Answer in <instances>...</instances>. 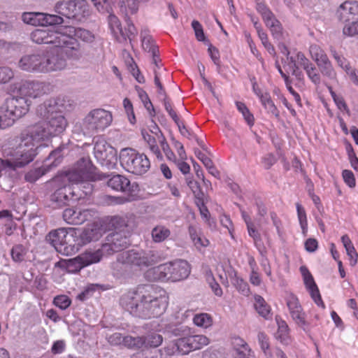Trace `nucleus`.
I'll return each instance as SVG.
<instances>
[{
  "mask_svg": "<svg viewBox=\"0 0 358 358\" xmlns=\"http://www.w3.org/2000/svg\"><path fill=\"white\" fill-rule=\"evenodd\" d=\"M37 115L43 122L31 126L3 146L4 158H0V177H13L17 169L26 166L34 159L41 142L62 134L67 127L55 99H48L39 105Z\"/></svg>",
  "mask_w": 358,
  "mask_h": 358,
  "instance_id": "1",
  "label": "nucleus"
},
{
  "mask_svg": "<svg viewBox=\"0 0 358 358\" xmlns=\"http://www.w3.org/2000/svg\"><path fill=\"white\" fill-rule=\"evenodd\" d=\"M120 303L131 315L149 319L162 315L168 306V296L164 291L150 285L138 286L135 290L124 294Z\"/></svg>",
  "mask_w": 358,
  "mask_h": 358,
  "instance_id": "2",
  "label": "nucleus"
},
{
  "mask_svg": "<svg viewBox=\"0 0 358 358\" xmlns=\"http://www.w3.org/2000/svg\"><path fill=\"white\" fill-rule=\"evenodd\" d=\"M95 166L89 159L79 160L76 167L69 172L56 176L53 182L57 189L51 195V201L60 207L66 204L76 195L73 185L83 180H101L103 176L96 173Z\"/></svg>",
  "mask_w": 358,
  "mask_h": 358,
  "instance_id": "3",
  "label": "nucleus"
},
{
  "mask_svg": "<svg viewBox=\"0 0 358 358\" xmlns=\"http://www.w3.org/2000/svg\"><path fill=\"white\" fill-rule=\"evenodd\" d=\"M187 327L168 324L164 327V331L173 336H180L179 338L169 342L159 350L161 355L171 357L177 354L185 355L198 350L208 345L209 338L202 334H186Z\"/></svg>",
  "mask_w": 358,
  "mask_h": 358,
  "instance_id": "4",
  "label": "nucleus"
},
{
  "mask_svg": "<svg viewBox=\"0 0 358 358\" xmlns=\"http://www.w3.org/2000/svg\"><path fill=\"white\" fill-rule=\"evenodd\" d=\"M73 37L86 43L94 41L95 36L89 30L72 26L57 29H36L31 34V39L36 43H55L57 45L64 44L69 38Z\"/></svg>",
  "mask_w": 358,
  "mask_h": 358,
  "instance_id": "5",
  "label": "nucleus"
},
{
  "mask_svg": "<svg viewBox=\"0 0 358 358\" xmlns=\"http://www.w3.org/2000/svg\"><path fill=\"white\" fill-rule=\"evenodd\" d=\"M190 273V266L185 260H176L149 269L145 276L149 280L177 282L185 279Z\"/></svg>",
  "mask_w": 358,
  "mask_h": 358,
  "instance_id": "6",
  "label": "nucleus"
},
{
  "mask_svg": "<svg viewBox=\"0 0 358 358\" xmlns=\"http://www.w3.org/2000/svg\"><path fill=\"white\" fill-rule=\"evenodd\" d=\"M91 1L93 2L94 6L99 13H109V27L112 34L119 43H125L127 39L131 42L136 37L137 35V30L131 22H128L127 28L123 30L118 18L111 13L115 3V0Z\"/></svg>",
  "mask_w": 358,
  "mask_h": 358,
  "instance_id": "7",
  "label": "nucleus"
},
{
  "mask_svg": "<svg viewBox=\"0 0 358 358\" xmlns=\"http://www.w3.org/2000/svg\"><path fill=\"white\" fill-rule=\"evenodd\" d=\"M160 261L155 250H131L118 255L115 266L122 265L124 271H140Z\"/></svg>",
  "mask_w": 358,
  "mask_h": 358,
  "instance_id": "8",
  "label": "nucleus"
},
{
  "mask_svg": "<svg viewBox=\"0 0 358 358\" xmlns=\"http://www.w3.org/2000/svg\"><path fill=\"white\" fill-rule=\"evenodd\" d=\"M120 162L125 171L137 176L145 173L150 168L148 157L132 148H124L120 151Z\"/></svg>",
  "mask_w": 358,
  "mask_h": 358,
  "instance_id": "9",
  "label": "nucleus"
},
{
  "mask_svg": "<svg viewBox=\"0 0 358 358\" xmlns=\"http://www.w3.org/2000/svg\"><path fill=\"white\" fill-rule=\"evenodd\" d=\"M28 112L27 101L15 97L8 98L0 107V129L12 126L15 120Z\"/></svg>",
  "mask_w": 358,
  "mask_h": 358,
  "instance_id": "10",
  "label": "nucleus"
},
{
  "mask_svg": "<svg viewBox=\"0 0 358 358\" xmlns=\"http://www.w3.org/2000/svg\"><path fill=\"white\" fill-rule=\"evenodd\" d=\"M13 92L15 94L13 97L27 101L29 110L31 105L30 99H36L49 93L50 85L36 80H20L13 84Z\"/></svg>",
  "mask_w": 358,
  "mask_h": 358,
  "instance_id": "11",
  "label": "nucleus"
},
{
  "mask_svg": "<svg viewBox=\"0 0 358 358\" xmlns=\"http://www.w3.org/2000/svg\"><path fill=\"white\" fill-rule=\"evenodd\" d=\"M113 116L110 111L102 108L92 110L83 119L82 130L85 134L103 131L110 126Z\"/></svg>",
  "mask_w": 358,
  "mask_h": 358,
  "instance_id": "12",
  "label": "nucleus"
},
{
  "mask_svg": "<svg viewBox=\"0 0 358 358\" xmlns=\"http://www.w3.org/2000/svg\"><path fill=\"white\" fill-rule=\"evenodd\" d=\"M55 249L64 255H71L78 251L79 247L71 243L74 241L73 234H69L65 228H59L51 231L46 236Z\"/></svg>",
  "mask_w": 358,
  "mask_h": 358,
  "instance_id": "13",
  "label": "nucleus"
},
{
  "mask_svg": "<svg viewBox=\"0 0 358 358\" xmlns=\"http://www.w3.org/2000/svg\"><path fill=\"white\" fill-rule=\"evenodd\" d=\"M94 155L97 161L108 169L113 168L116 161L117 151L104 139H98L94 147Z\"/></svg>",
  "mask_w": 358,
  "mask_h": 358,
  "instance_id": "14",
  "label": "nucleus"
},
{
  "mask_svg": "<svg viewBox=\"0 0 358 358\" xmlns=\"http://www.w3.org/2000/svg\"><path fill=\"white\" fill-rule=\"evenodd\" d=\"M126 229L125 226L124 229L115 231L107 236L106 242L102 244L103 250H105L106 255H110L127 247L129 241L128 240L129 233Z\"/></svg>",
  "mask_w": 358,
  "mask_h": 358,
  "instance_id": "15",
  "label": "nucleus"
},
{
  "mask_svg": "<svg viewBox=\"0 0 358 358\" xmlns=\"http://www.w3.org/2000/svg\"><path fill=\"white\" fill-rule=\"evenodd\" d=\"M95 170L96 173L104 176L101 180H105L109 177L107 180V185L115 191L132 194L138 192L139 190L138 185L136 182L131 183L130 180L124 176L120 174L106 176L105 174L99 173L96 167Z\"/></svg>",
  "mask_w": 358,
  "mask_h": 358,
  "instance_id": "16",
  "label": "nucleus"
},
{
  "mask_svg": "<svg viewBox=\"0 0 358 358\" xmlns=\"http://www.w3.org/2000/svg\"><path fill=\"white\" fill-rule=\"evenodd\" d=\"M22 20L27 24L43 27L61 24L64 22L63 18L57 15L35 12L24 13Z\"/></svg>",
  "mask_w": 358,
  "mask_h": 358,
  "instance_id": "17",
  "label": "nucleus"
},
{
  "mask_svg": "<svg viewBox=\"0 0 358 358\" xmlns=\"http://www.w3.org/2000/svg\"><path fill=\"white\" fill-rule=\"evenodd\" d=\"M43 73L61 71L66 66V59L61 48H54L45 54L43 52Z\"/></svg>",
  "mask_w": 358,
  "mask_h": 358,
  "instance_id": "18",
  "label": "nucleus"
},
{
  "mask_svg": "<svg viewBox=\"0 0 358 358\" xmlns=\"http://www.w3.org/2000/svg\"><path fill=\"white\" fill-rule=\"evenodd\" d=\"M17 67L30 73H43V52L26 54L20 57Z\"/></svg>",
  "mask_w": 358,
  "mask_h": 358,
  "instance_id": "19",
  "label": "nucleus"
},
{
  "mask_svg": "<svg viewBox=\"0 0 358 358\" xmlns=\"http://www.w3.org/2000/svg\"><path fill=\"white\" fill-rule=\"evenodd\" d=\"M285 301L292 320L303 330H306L308 327L306 313L303 312L298 298L293 294H289L286 296Z\"/></svg>",
  "mask_w": 358,
  "mask_h": 358,
  "instance_id": "20",
  "label": "nucleus"
},
{
  "mask_svg": "<svg viewBox=\"0 0 358 358\" xmlns=\"http://www.w3.org/2000/svg\"><path fill=\"white\" fill-rule=\"evenodd\" d=\"M300 271L303 276L305 286L309 292L311 298L318 306L324 308V303L322 301L319 289L315 284L311 273L306 266H301Z\"/></svg>",
  "mask_w": 358,
  "mask_h": 358,
  "instance_id": "21",
  "label": "nucleus"
},
{
  "mask_svg": "<svg viewBox=\"0 0 358 358\" xmlns=\"http://www.w3.org/2000/svg\"><path fill=\"white\" fill-rule=\"evenodd\" d=\"M104 233L105 229L100 224L96 222L93 223L85 228L80 234V243H78L77 246L79 247L80 245H85L92 241H96L102 237Z\"/></svg>",
  "mask_w": 358,
  "mask_h": 358,
  "instance_id": "22",
  "label": "nucleus"
},
{
  "mask_svg": "<svg viewBox=\"0 0 358 358\" xmlns=\"http://www.w3.org/2000/svg\"><path fill=\"white\" fill-rule=\"evenodd\" d=\"M129 341H134L132 344L134 349L141 348H155L161 345L163 342V336L159 334L151 333L145 336H136L134 338H129Z\"/></svg>",
  "mask_w": 358,
  "mask_h": 358,
  "instance_id": "23",
  "label": "nucleus"
},
{
  "mask_svg": "<svg viewBox=\"0 0 358 358\" xmlns=\"http://www.w3.org/2000/svg\"><path fill=\"white\" fill-rule=\"evenodd\" d=\"M338 18L344 22L358 20V3L356 1H345L337 11Z\"/></svg>",
  "mask_w": 358,
  "mask_h": 358,
  "instance_id": "24",
  "label": "nucleus"
},
{
  "mask_svg": "<svg viewBox=\"0 0 358 358\" xmlns=\"http://www.w3.org/2000/svg\"><path fill=\"white\" fill-rule=\"evenodd\" d=\"M91 216V211L87 209L66 208L63 212L64 221L70 224H81Z\"/></svg>",
  "mask_w": 358,
  "mask_h": 358,
  "instance_id": "25",
  "label": "nucleus"
},
{
  "mask_svg": "<svg viewBox=\"0 0 358 358\" xmlns=\"http://www.w3.org/2000/svg\"><path fill=\"white\" fill-rule=\"evenodd\" d=\"M67 42L64 44L57 45L55 43H47L52 45L53 48H61L62 49L63 55L65 54L69 59L73 60H78L83 56V52L80 48V44L75 38H69Z\"/></svg>",
  "mask_w": 358,
  "mask_h": 358,
  "instance_id": "26",
  "label": "nucleus"
},
{
  "mask_svg": "<svg viewBox=\"0 0 358 358\" xmlns=\"http://www.w3.org/2000/svg\"><path fill=\"white\" fill-rule=\"evenodd\" d=\"M104 256H108L103 250V246L96 250H87L77 257L76 262L79 261L81 264L79 267H85L92 264L98 263Z\"/></svg>",
  "mask_w": 358,
  "mask_h": 358,
  "instance_id": "27",
  "label": "nucleus"
},
{
  "mask_svg": "<svg viewBox=\"0 0 358 358\" xmlns=\"http://www.w3.org/2000/svg\"><path fill=\"white\" fill-rule=\"evenodd\" d=\"M292 64V74L296 77L302 76L301 72L299 71V68L303 70L310 66L312 62L301 52H298L294 56L287 58Z\"/></svg>",
  "mask_w": 358,
  "mask_h": 358,
  "instance_id": "28",
  "label": "nucleus"
},
{
  "mask_svg": "<svg viewBox=\"0 0 358 358\" xmlns=\"http://www.w3.org/2000/svg\"><path fill=\"white\" fill-rule=\"evenodd\" d=\"M235 358H254L255 355L247 343L240 338L234 339Z\"/></svg>",
  "mask_w": 358,
  "mask_h": 358,
  "instance_id": "29",
  "label": "nucleus"
},
{
  "mask_svg": "<svg viewBox=\"0 0 358 358\" xmlns=\"http://www.w3.org/2000/svg\"><path fill=\"white\" fill-rule=\"evenodd\" d=\"M72 17L80 20L90 14L87 2L85 0H72Z\"/></svg>",
  "mask_w": 358,
  "mask_h": 358,
  "instance_id": "30",
  "label": "nucleus"
},
{
  "mask_svg": "<svg viewBox=\"0 0 358 358\" xmlns=\"http://www.w3.org/2000/svg\"><path fill=\"white\" fill-rule=\"evenodd\" d=\"M189 234L194 246L199 250L209 245V241L204 237L199 229L189 226Z\"/></svg>",
  "mask_w": 358,
  "mask_h": 358,
  "instance_id": "31",
  "label": "nucleus"
},
{
  "mask_svg": "<svg viewBox=\"0 0 358 358\" xmlns=\"http://www.w3.org/2000/svg\"><path fill=\"white\" fill-rule=\"evenodd\" d=\"M171 230L164 225L155 226L151 231V237L154 243H159L165 241L171 236Z\"/></svg>",
  "mask_w": 358,
  "mask_h": 358,
  "instance_id": "32",
  "label": "nucleus"
},
{
  "mask_svg": "<svg viewBox=\"0 0 358 358\" xmlns=\"http://www.w3.org/2000/svg\"><path fill=\"white\" fill-rule=\"evenodd\" d=\"M134 338V337L131 336H122L120 333L116 332L107 336V340L108 343L113 345H123L129 348L134 349V345H132L134 342L129 341V338Z\"/></svg>",
  "mask_w": 358,
  "mask_h": 358,
  "instance_id": "33",
  "label": "nucleus"
},
{
  "mask_svg": "<svg viewBox=\"0 0 358 358\" xmlns=\"http://www.w3.org/2000/svg\"><path fill=\"white\" fill-rule=\"evenodd\" d=\"M278 324V331L275 334L276 338L284 345H288L290 343V336L289 335V328L287 323L276 318Z\"/></svg>",
  "mask_w": 358,
  "mask_h": 358,
  "instance_id": "34",
  "label": "nucleus"
},
{
  "mask_svg": "<svg viewBox=\"0 0 358 358\" xmlns=\"http://www.w3.org/2000/svg\"><path fill=\"white\" fill-rule=\"evenodd\" d=\"M321 73L332 81H337L336 73L329 58L317 64Z\"/></svg>",
  "mask_w": 358,
  "mask_h": 358,
  "instance_id": "35",
  "label": "nucleus"
},
{
  "mask_svg": "<svg viewBox=\"0 0 358 358\" xmlns=\"http://www.w3.org/2000/svg\"><path fill=\"white\" fill-rule=\"evenodd\" d=\"M142 47L143 49L148 53H150L153 57V62L157 65V59L158 49L154 43L152 37L149 35L142 36Z\"/></svg>",
  "mask_w": 358,
  "mask_h": 358,
  "instance_id": "36",
  "label": "nucleus"
},
{
  "mask_svg": "<svg viewBox=\"0 0 358 358\" xmlns=\"http://www.w3.org/2000/svg\"><path fill=\"white\" fill-rule=\"evenodd\" d=\"M72 6V0L59 1L55 3L54 10L59 15L71 18Z\"/></svg>",
  "mask_w": 358,
  "mask_h": 358,
  "instance_id": "37",
  "label": "nucleus"
},
{
  "mask_svg": "<svg viewBox=\"0 0 358 358\" xmlns=\"http://www.w3.org/2000/svg\"><path fill=\"white\" fill-rule=\"evenodd\" d=\"M254 306L259 315L264 318H267L270 314L271 309L265 300L259 295L255 296Z\"/></svg>",
  "mask_w": 358,
  "mask_h": 358,
  "instance_id": "38",
  "label": "nucleus"
},
{
  "mask_svg": "<svg viewBox=\"0 0 358 358\" xmlns=\"http://www.w3.org/2000/svg\"><path fill=\"white\" fill-rule=\"evenodd\" d=\"M262 104L266 110L276 117H279L280 113L277 107L271 100V96L268 93L266 92L264 95H261L259 99Z\"/></svg>",
  "mask_w": 358,
  "mask_h": 358,
  "instance_id": "39",
  "label": "nucleus"
},
{
  "mask_svg": "<svg viewBox=\"0 0 358 358\" xmlns=\"http://www.w3.org/2000/svg\"><path fill=\"white\" fill-rule=\"evenodd\" d=\"M193 322L199 327L207 329L213 325V318L208 313L196 314L193 317Z\"/></svg>",
  "mask_w": 358,
  "mask_h": 358,
  "instance_id": "40",
  "label": "nucleus"
},
{
  "mask_svg": "<svg viewBox=\"0 0 358 358\" xmlns=\"http://www.w3.org/2000/svg\"><path fill=\"white\" fill-rule=\"evenodd\" d=\"M230 279L231 283L236 287V289L244 295H247L250 292V289L248 283L244 281L241 278L237 275L236 272L230 274Z\"/></svg>",
  "mask_w": 358,
  "mask_h": 358,
  "instance_id": "41",
  "label": "nucleus"
},
{
  "mask_svg": "<svg viewBox=\"0 0 358 358\" xmlns=\"http://www.w3.org/2000/svg\"><path fill=\"white\" fill-rule=\"evenodd\" d=\"M77 257L69 260H62L56 263L55 266L61 268H66L69 273H74L79 271L83 267H79L80 262H76Z\"/></svg>",
  "mask_w": 358,
  "mask_h": 358,
  "instance_id": "42",
  "label": "nucleus"
},
{
  "mask_svg": "<svg viewBox=\"0 0 358 358\" xmlns=\"http://www.w3.org/2000/svg\"><path fill=\"white\" fill-rule=\"evenodd\" d=\"M309 52L316 64L323 62L328 58L324 51L317 44H313L310 46Z\"/></svg>",
  "mask_w": 358,
  "mask_h": 358,
  "instance_id": "43",
  "label": "nucleus"
},
{
  "mask_svg": "<svg viewBox=\"0 0 358 358\" xmlns=\"http://www.w3.org/2000/svg\"><path fill=\"white\" fill-rule=\"evenodd\" d=\"M236 106L238 110L242 114L244 120L247 122V124L252 127L255 122V118L253 115L250 112L248 108L245 106V104L241 101H236Z\"/></svg>",
  "mask_w": 358,
  "mask_h": 358,
  "instance_id": "44",
  "label": "nucleus"
},
{
  "mask_svg": "<svg viewBox=\"0 0 358 358\" xmlns=\"http://www.w3.org/2000/svg\"><path fill=\"white\" fill-rule=\"evenodd\" d=\"M266 25L270 29L274 38L280 39L282 36V27L280 22L273 17L271 20L265 22Z\"/></svg>",
  "mask_w": 358,
  "mask_h": 358,
  "instance_id": "45",
  "label": "nucleus"
},
{
  "mask_svg": "<svg viewBox=\"0 0 358 358\" xmlns=\"http://www.w3.org/2000/svg\"><path fill=\"white\" fill-rule=\"evenodd\" d=\"M296 207L297 210L298 219L302 229V233L304 236H306L308 231V222L305 209L299 203L296 204Z\"/></svg>",
  "mask_w": 358,
  "mask_h": 358,
  "instance_id": "46",
  "label": "nucleus"
},
{
  "mask_svg": "<svg viewBox=\"0 0 358 358\" xmlns=\"http://www.w3.org/2000/svg\"><path fill=\"white\" fill-rule=\"evenodd\" d=\"M308 78L316 86H319L321 83V76L319 73L315 66L312 63L308 68L304 69Z\"/></svg>",
  "mask_w": 358,
  "mask_h": 358,
  "instance_id": "47",
  "label": "nucleus"
},
{
  "mask_svg": "<svg viewBox=\"0 0 358 358\" xmlns=\"http://www.w3.org/2000/svg\"><path fill=\"white\" fill-rule=\"evenodd\" d=\"M258 341L260 344L262 350L264 351L267 358H273V357H275L274 351L273 352V353H271L270 352L268 338L267 336L264 333L259 332L258 334Z\"/></svg>",
  "mask_w": 358,
  "mask_h": 358,
  "instance_id": "48",
  "label": "nucleus"
},
{
  "mask_svg": "<svg viewBox=\"0 0 358 358\" xmlns=\"http://www.w3.org/2000/svg\"><path fill=\"white\" fill-rule=\"evenodd\" d=\"M159 136V142L161 145L162 149L163 152H164L165 155L166 156L167 159L170 161L176 162V158L174 153L171 150L168 143L166 141L165 137L163 136L162 134H158Z\"/></svg>",
  "mask_w": 358,
  "mask_h": 358,
  "instance_id": "49",
  "label": "nucleus"
},
{
  "mask_svg": "<svg viewBox=\"0 0 358 358\" xmlns=\"http://www.w3.org/2000/svg\"><path fill=\"white\" fill-rule=\"evenodd\" d=\"M26 250L22 245H16L11 250V257L15 262H22L24 259Z\"/></svg>",
  "mask_w": 358,
  "mask_h": 358,
  "instance_id": "50",
  "label": "nucleus"
},
{
  "mask_svg": "<svg viewBox=\"0 0 358 358\" xmlns=\"http://www.w3.org/2000/svg\"><path fill=\"white\" fill-rule=\"evenodd\" d=\"M343 34L348 36H353L358 34V20L350 21L349 22H344Z\"/></svg>",
  "mask_w": 358,
  "mask_h": 358,
  "instance_id": "51",
  "label": "nucleus"
},
{
  "mask_svg": "<svg viewBox=\"0 0 358 358\" xmlns=\"http://www.w3.org/2000/svg\"><path fill=\"white\" fill-rule=\"evenodd\" d=\"M53 302L60 309L65 310L71 305V301L66 295H59L55 297Z\"/></svg>",
  "mask_w": 358,
  "mask_h": 358,
  "instance_id": "52",
  "label": "nucleus"
},
{
  "mask_svg": "<svg viewBox=\"0 0 358 358\" xmlns=\"http://www.w3.org/2000/svg\"><path fill=\"white\" fill-rule=\"evenodd\" d=\"M14 76L13 70L7 66L0 67V83H6Z\"/></svg>",
  "mask_w": 358,
  "mask_h": 358,
  "instance_id": "53",
  "label": "nucleus"
},
{
  "mask_svg": "<svg viewBox=\"0 0 358 358\" xmlns=\"http://www.w3.org/2000/svg\"><path fill=\"white\" fill-rule=\"evenodd\" d=\"M257 10L262 15L264 22L268 20H271V19L275 17L271 11L264 3H257Z\"/></svg>",
  "mask_w": 358,
  "mask_h": 358,
  "instance_id": "54",
  "label": "nucleus"
},
{
  "mask_svg": "<svg viewBox=\"0 0 358 358\" xmlns=\"http://www.w3.org/2000/svg\"><path fill=\"white\" fill-rule=\"evenodd\" d=\"M259 252L262 257L261 259V266L262 267V269L265 272L266 275L268 276L271 279L272 278L271 268L269 261L265 255V251H264V250L259 249Z\"/></svg>",
  "mask_w": 358,
  "mask_h": 358,
  "instance_id": "55",
  "label": "nucleus"
},
{
  "mask_svg": "<svg viewBox=\"0 0 358 358\" xmlns=\"http://www.w3.org/2000/svg\"><path fill=\"white\" fill-rule=\"evenodd\" d=\"M102 287H103L102 285H99V284H90L87 286V287L85 288V289L83 292H82L80 294H78V298L81 301H84L87 298H88V296L93 292L96 290V289H98L99 287L102 288Z\"/></svg>",
  "mask_w": 358,
  "mask_h": 358,
  "instance_id": "56",
  "label": "nucleus"
},
{
  "mask_svg": "<svg viewBox=\"0 0 358 358\" xmlns=\"http://www.w3.org/2000/svg\"><path fill=\"white\" fill-rule=\"evenodd\" d=\"M192 27L194 31L196 38L198 41H205V35L202 25L197 20H193L192 22Z\"/></svg>",
  "mask_w": 358,
  "mask_h": 358,
  "instance_id": "57",
  "label": "nucleus"
},
{
  "mask_svg": "<svg viewBox=\"0 0 358 358\" xmlns=\"http://www.w3.org/2000/svg\"><path fill=\"white\" fill-rule=\"evenodd\" d=\"M330 93H331V95L332 96L336 104L337 105L338 108L340 109V110H346L347 112H349V110L348 108V106L345 102V101L343 100V98L341 97H338L336 93L333 91L332 90V87L329 85H327Z\"/></svg>",
  "mask_w": 358,
  "mask_h": 358,
  "instance_id": "58",
  "label": "nucleus"
},
{
  "mask_svg": "<svg viewBox=\"0 0 358 358\" xmlns=\"http://www.w3.org/2000/svg\"><path fill=\"white\" fill-rule=\"evenodd\" d=\"M124 108L127 114L128 119L131 124H134L136 121L135 115L133 110V106L129 99L125 98L123 101Z\"/></svg>",
  "mask_w": 358,
  "mask_h": 358,
  "instance_id": "59",
  "label": "nucleus"
},
{
  "mask_svg": "<svg viewBox=\"0 0 358 358\" xmlns=\"http://www.w3.org/2000/svg\"><path fill=\"white\" fill-rule=\"evenodd\" d=\"M334 58L336 60L338 65L341 66L345 71L349 70L350 67L348 62L343 57L340 56L335 50H331Z\"/></svg>",
  "mask_w": 358,
  "mask_h": 358,
  "instance_id": "60",
  "label": "nucleus"
},
{
  "mask_svg": "<svg viewBox=\"0 0 358 358\" xmlns=\"http://www.w3.org/2000/svg\"><path fill=\"white\" fill-rule=\"evenodd\" d=\"M208 281L214 294L216 296H221L222 295V289L219 284L215 282L211 274L208 276Z\"/></svg>",
  "mask_w": 358,
  "mask_h": 358,
  "instance_id": "61",
  "label": "nucleus"
},
{
  "mask_svg": "<svg viewBox=\"0 0 358 358\" xmlns=\"http://www.w3.org/2000/svg\"><path fill=\"white\" fill-rule=\"evenodd\" d=\"M342 176L345 182L350 187H354L355 186V178L353 173L351 171L344 170L343 171Z\"/></svg>",
  "mask_w": 358,
  "mask_h": 358,
  "instance_id": "62",
  "label": "nucleus"
},
{
  "mask_svg": "<svg viewBox=\"0 0 358 358\" xmlns=\"http://www.w3.org/2000/svg\"><path fill=\"white\" fill-rule=\"evenodd\" d=\"M187 184L188 187L190 188V189L194 193V196L197 195H203V193L200 190V185L199 184L191 179V178H187Z\"/></svg>",
  "mask_w": 358,
  "mask_h": 358,
  "instance_id": "63",
  "label": "nucleus"
},
{
  "mask_svg": "<svg viewBox=\"0 0 358 358\" xmlns=\"http://www.w3.org/2000/svg\"><path fill=\"white\" fill-rule=\"evenodd\" d=\"M318 247L317 241L315 238H308L305 242V248L309 252H315Z\"/></svg>",
  "mask_w": 358,
  "mask_h": 358,
  "instance_id": "64",
  "label": "nucleus"
}]
</instances>
